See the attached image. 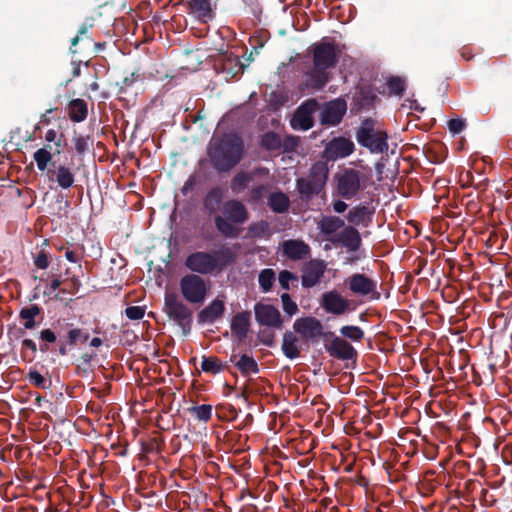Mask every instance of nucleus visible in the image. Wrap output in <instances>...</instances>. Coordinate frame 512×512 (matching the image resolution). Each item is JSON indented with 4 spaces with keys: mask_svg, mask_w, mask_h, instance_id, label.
I'll return each mask as SVG.
<instances>
[{
    "mask_svg": "<svg viewBox=\"0 0 512 512\" xmlns=\"http://www.w3.org/2000/svg\"><path fill=\"white\" fill-rule=\"evenodd\" d=\"M374 209L367 204H359L349 210L347 220L355 226H368L371 222Z\"/></svg>",
    "mask_w": 512,
    "mask_h": 512,
    "instance_id": "obj_19",
    "label": "nucleus"
},
{
    "mask_svg": "<svg viewBox=\"0 0 512 512\" xmlns=\"http://www.w3.org/2000/svg\"><path fill=\"white\" fill-rule=\"evenodd\" d=\"M164 312L169 319L185 327L191 321V311L187 305L174 293H167L164 299Z\"/></svg>",
    "mask_w": 512,
    "mask_h": 512,
    "instance_id": "obj_11",
    "label": "nucleus"
},
{
    "mask_svg": "<svg viewBox=\"0 0 512 512\" xmlns=\"http://www.w3.org/2000/svg\"><path fill=\"white\" fill-rule=\"evenodd\" d=\"M244 143L237 134H226L221 138L213 137L208 155L213 166L219 171H229L242 159Z\"/></svg>",
    "mask_w": 512,
    "mask_h": 512,
    "instance_id": "obj_3",
    "label": "nucleus"
},
{
    "mask_svg": "<svg viewBox=\"0 0 512 512\" xmlns=\"http://www.w3.org/2000/svg\"><path fill=\"white\" fill-rule=\"evenodd\" d=\"M74 149L78 154H84L89 149V137L76 135L72 139Z\"/></svg>",
    "mask_w": 512,
    "mask_h": 512,
    "instance_id": "obj_43",
    "label": "nucleus"
},
{
    "mask_svg": "<svg viewBox=\"0 0 512 512\" xmlns=\"http://www.w3.org/2000/svg\"><path fill=\"white\" fill-rule=\"evenodd\" d=\"M317 108L318 103L315 99L305 101L297 108L291 119L292 128L303 131L310 129L313 126V114Z\"/></svg>",
    "mask_w": 512,
    "mask_h": 512,
    "instance_id": "obj_13",
    "label": "nucleus"
},
{
    "mask_svg": "<svg viewBox=\"0 0 512 512\" xmlns=\"http://www.w3.org/2000/svg\"><path fill=\"white\" fill-rule=\"evenodd\" d=\"M340 333L353 341H360L364 336V332L360 327L352 325L343 326L340 329Z\"/></svg>",
    "mask_w": 512,
    "mask_h": 512,
    "instance_id": "obj_39",
    "label": "nucleus"
},
{
    "mask_svg": "<svg viewBox=\"0 0 512 512\" xmlns=\"http://www.w3.org/2000/svg\"><path fill=\"white\" fill-rule=\"evenodd\" d=\"M61 285V281L59 279H53L49 284L50 292L56 291Z\"/></svg>",
    "mask_w": 512,
    "mask_h": 512,
    "instance_id": "obj_54",
    "label": "nucleus"
},
{
    "mask_svg": "<svg viewBox=\"0 0 512 512\" xmlns=\"http://www.w3.org/2000/svg\"><path fill=\"white\" fill-rule=\"evenodd\" d=\"M78 41H79V35H77L76 37H74V38L72 39V45H73V46L77 45Z\"/></svg>",
    "mask_w": 512,
    "mask_h": 512,
    "instance_id": "obj_57",
    "label": "nucleus"
},
{
    "mask_svg": "<svg viewBox=\"0 0 512 512\" xmlns=\"http://www.w3.org/2000/svg\"><path fill=\"white\" fill-rule=\"evenodd\" d=\"M23 346L31 349L33 352H35L37 350L36 344L32 339H24Z\"/></svg>",
    "mask_w": 512,
    "mask_h": 512,
    "instance_id": "obj_53",
    "label": "nucleus"
},
{
    "mask_svg": "<svg viewBox=\"0 0 512 512\" xmlns=\"http://www.w3.org/2000/svg\"><path fill=\"white\" fill-rule=\"evenodd\" d=\"M52 157L51 146L49 145L37 149L33 154L38 170L41 172L47 171V178L51 183H56L63 190L70 189L75 183L73 169L63 164L48 169Z\"/></svg>",
    "mask_w": 512,
    "mask_h": 512,
    "instance_id": "obj_5",
    "label": "nucleus"
},
{
    "mask_svg": "<svg viewBox=\"0 0 512 512\" xmlns=\"http://www.w3.org/2000/svg\"><path fill=\"white\" fill-rule=\"evenodd\" d=\"M255 318L260 325L280 329L282 317L279 310L273 305L257 303L254 307Z\"/></svg>",
    "mask_w": 512,
    "mask_h": 512,
    "instance_id": "obj_14",
    "label": "nucleus"
},
{
    "mask_svg": "<svg viewBox=\"0 0 512 512\" xmlns=\"http://www.w3.org/2000/svg\"><path fill=\"white\" fill-rule=\"evenodd\" d=\"M356 139L360 145L366 147L371 153L379 154L388 149L387 134L375 128L371 120H365L356 132Z\"/></svg>",
    "mask_w": 512,
    "mask_h": 512,
    "instance_id": "obj_7",
    "label": "nucleus"
},
{
    "mask_svg": "<svg viewBox=\"0 0 512 512\" xmlns=\"http://www.w3.org/2000/svg\"><path fill=\"white\" fill-rule=\"evenodd\" d=\"M311 53L313 69L305 74L300 88L303 94H308L311 89H322L329 82V69L336 65L340 51L333 43L322 40L312 45Z\"/></svg>",
    "mask_w": 512,
    "mask_h": 512,
    "instance_id": "obj_1",
    "label": "nucleus"
},
{
    "mask_svg": "<svg viewBox=\"0 0 512 512\" xmlns=\"http://www.w3.org/2000/svg\"><path fill=\"white\" fill-rule=\"evenodd\" d=\"M250 325V313L241 312L236 314L231 320V332L239 340L246 337Z\"/></svg>",
    "mask_w": 512,
    "mask_h": 512,
    "instance_id": "obj_25",
    "label": "nucleus"
},
{
    "mask_svg": "<svg viewBox=\"0 0 512 512\" xmlns=\"http://www.w3.org/2000/svg\"><path fill=\"white\" fill-rule=\"evenodd\" d=\"M347 104L343 99H335L328 102L321 112V123L327 125H337L345 115Z\"/></svg>",
    "mask_w": 512,
    "mask_h": 512,
    "instance_id": "obj_15",
    "label": "nucleus"
},
{
    "mask_svg": "<svg viewBox=\"0 0 512 512\" xmlns=\"http://www.w3.org/2000/svg\"><path fill=\"white\" fill-rule=\"evenodd\" d=\"M82 336V331L80 329H72L68 332V340L71 345L77 343V341Z\"/></svg>",
    "mask_w": 512,
    "mask_h": 512,
    "instance_id": "obj_50",
    "label": "nucleus"
},
{
    "mask_svg": "<svg viewBox=\"0 0 512 512\" xmlns=\"http://www.w3.org/2000/svg\"><path fill=\"white\" fill-rule=\"evenodd\" d=\"M73 77H78L80 75V64L74 62L73 64Z\"/></svg>",
    "mask_w": 512,
    "mask_h": 512,
    "instance_id": "obj_55",
    "label": "nucleus"
},
{
    "mask_svg": "<svg viewBox=\"0 0 512 512\" xmlns=\"http://www.w3.org/2000/svg\"><path fill=\"white\" fill-rule=\"evenodd\" d=\"M325 268L323 261L314 260L309 262L302 275V285L308 288L316 285L323 277Z\"/></svg>",
    "mask_w": 512,
    "mask_h": 512,
    "instance_id": "obj_21",
    "label": "nucleus"
},
{
    "mask_svg": "<svg viewBox=\"0 0 512 512\" xmlns=\"http://www.w3.org/2000/svg\"><path fill=\"white\" fill-rule=\"evenodd\" d=\"M224 310V302L222 300L215 299L200 311L198 314V321L200 323H213L222 316Z\"/></svg>",
    "mask_w": 512,
    "mask_h": 512,
    "instance_id": "obj_24",
    "label": "nucleus"
},
{
    "mask_svg": "<svg viewBox=\"0 0 512 512\" xmlns=\"http://www.w3.org/2000/svg\"><path fill=\"white\" fill-rule=\"evenodd\" d=\"M65 258L71 263H77L80 260L79 255L70 249L65 251Z\"/></svg>",
    "mask_w": 512,
    "mask_h": 512,
    "instance_id": "obj_52",
    "label": "nucleus"
},
{
    "mask_svg": "<svg viewBox=\"0 0 512 512\" xmlns=\"http://www.w3.org/2000/svg\"><path fill=\"white\" fill-rule=\"evenodd\" d=\"M296 279V276L287 270L281 271L278 276L279 284L285 290H288L290 288V282Z\"/></svg>",
    "mask_w": 512,
    "mask_h": 512,
    "instance_id": "obj_46",
    "label": "nucleus"
},
{
    "mask_svg": "<svg viewBox=\"0 0 512 512\" xmlns=\"http://www.w3.org/2000/svg\"><path fill=\"white\" fill-rule=\"evenodd\" d=\"M250 181H251V176L249 174L238 173L232 179L231 189L233 190V192L239 193L248 186Z\"/></svg>",
    "mask_w": 512,
    "mask_h": 512,
    "instance_id": "obj_37",
    "label": "nucleus"
},
{
    "mask_svg": "<svg viewBox=\"0 0 512 512\" xmlns=\"http://www.w3.org/2000/svg\"><path fill=\"white\" fill-rule=\"evenodd\" d=\"M225 365L214 356H203L201 360V369L205 373L218 374L222 372Z\"/></svg>",
    "mask_w": 512,
    "mask_h": 512,
    "instance_id": "obj_31",
    "label": "nucleus"
},
{
    "mask_svg": "<svg viewBox=\"0 0 512 512\" xmlns=\"http://www.w3.org/2000/svg\"><path fill=\"white\" fill-rule=\"evenodd\" d=\"M331 356L341 360H352L356 357L357 352L347 341L335 337L328 347Z\"/></svg>",
    "mask_w": 512,
    "mask_h": 512,
    "instance_id": "obj_20",
    "label": "nucleus"
},
{
    "mask_svg": "<svg viewBox=\"0 0 512 512\" xmlns=\"http://www.w3.org/2000/svg\"><path fill=\"white\" fill-rule=\"evenodd\" d=\"M40 313V308L37 305L24 308L20 311V317L25 321V329H33L36 325L35 317Z\"/></svg>",
    "mask_w": 512,
    "mask_h": 512,
    "instance_id": "obj_33",
    "label": "nucleus"
},
{
    "mask_svg": "<svg viewBox=\"0 0 512 512\" xmlns=\"http://www.w3.org/2000/svg\"><path fill=\"white\" fill-rule=\"evenodd\" d=\"M222 214L215 217L217 230L225 237L236 238L239 230L235 224H242L248 219L246 207L237 200H230L223 204Z\"/></svg>",
    "mask_w": 512,
    "mask_h": 512,
    "instance_id": "obj_6",
    "label": "nucleus"
},
{
    "mask_svg": "<svg viewBox=\"0 0 512 512\" xmlns=\"http://www.w3.org/2000/svg\"><path fill=\"white\" fill-rule=\"evenodd\" d=\"M222 199V192L220 189L215 188L208 192L204 199V206L209 211V213H213L216 210V207L219 205Z\"/></svg>",
    "mask_w": 512,
    "mask_h": 512,
    "instance_id": "obj_35",
    "label": "nucleus"
},
{
    "mask_svg": "<svg viewBox=\"0 0 512 512\" xmlns=\"http://www.w3.org/2000/svg\"><path fill=\"white\" fill-rule=\"evenodd\" d=\"M64 136L63 134H58L56 130L49 129L45 133V141L48 143L54 142L57 147L56 153H61V148L64 146Z\"/></svg>",
    "mask_w": 512,
    "mask_h": 512,
    "instance_id": "obj_42",
    "label": "nucleus"
},
{
    "mask_svg": "<svg viewBox=\"0 0 512 512\" xmlns=\"http://www.w3.org/2000/svg\"><path fill=\"white\" fill-rule=\"evenodd\" d=\"M191 413L200 421L207 422L212 415L211 405H199L191 408Z\"/></svg>",
    "mask_w": 512,
    "mask_h": 512,
    "instance_id": "obj_38",
    "label": "nucleus"
},
{
    "mask_svg": "<svg viewBox=\"0 0 512 512\" xmlns=\"http://www.w3.org/2000/svg\"><path fill=\"white\" fill-rule=\"evenodd\" d=\"M29 381L38 388H47V380L36 370H31L28 374Z\"/></svg>",
    "mask_w": 512,
    "mask_h": 512,
    "instance_id": "obj_44",
    "label": "nucleus"
},
{
    "mask_svg": "<svg viewBox=\"0 0 512 512\" xmlns=\"http://www.w3.org/2000/svg\"><path fill=\"white\" fill-rule=\"evenodd\" d=\"M283 254L292 260L307 258L310 254V247L303 240H287L282 244Z\"/></svg>",
    "mask_w": 512,
    "mask_h": 512,
    "instance_id": "obj_18",
    "label": "nucleus"
},
{
    "mask_svg": "<svg viewBox=\"0 0 512 512\" xmlns=\"http://www.w3.org/2000/svg\"><path fill=\"white\" fill-rule=\"evenodd\" d=\"M269 207L276 213L287 211L290 205L289 198L282 192H274L268 198Z\"/></svg>",
    "mask_w": 512,
    "mask_h": 512,
    "instance_id": "obj_30",
    "label": "nucleus"
},
{
    "mask_svg": "<svg viewBox=\"0 0 512 512\" xmlns=\"http://www.w3.org/2000/svg\"><path fill=\"white\" fill-rule=\"evenodd\" d=\"M58 250L59 251L63 250V246L58 247Z\"/></svg>",
    "mask_w": 512,
    "mask_h": 512,
    "instance_id": "obj_59",
    "label": "nucleus"
},
{
    "mask_svg": "<svg viewBox=\"0 0 512 512\" xmlns=\"http://www.w3.org/2000/svg\"><path fill=\"white\" fill-rule=\"evenodd\" d=\"M347 204L342 200H336L333 202V210L336 213H343L347 209Z\"/></svg>",
    "mask_w": 512,
    "mask_h": 512,
    "instance_id": "obj_51",
    "label": "nucleus"
},
{
    "mask_svg": "<svg viewBox=\"0 0 512 512\" xmlns=\"http://www.w3.org/2000/svg\"><path fill=\"white\" fill-rule=\"evenodd\" d=\"M328 167L324 162H316L311 166L307 178L316 182L317 186L324 188L328 178Z\"/></svg>",
    "mask_w": 512,
    "mask_h": 512,
    "instance_id": "obj_27",
    "label": "nucleus"
},
{
    "mask_svg": "<svg viewBox=\"0 0 512 512\" xmlns=\"http://www.w3.org/2000/svg\"><path fill=\"white\" fill-rule=\"evenodd\" d=\"M348 285L350 291L358 296L368 297L370 299H379L380 293L377 291V282L365 274L356 273L349 277Z\"/></svg>",
    "mask_w": 512,
    "mask_h": 512,
    "instance_id": "obj_12",
    "label": "nucleus"
},
{
    "mask_svg": "<svg viewBox=\"0 0 512 512\" xmlns=\"http://www.w3.org/2000/svg\"><path fill=\"white\" fill-rule=\"evenodd\" d=\"M464 127H465V123L461 119H451L448 122V128H449L450 132L453 134H458V133L462 132Z\"/></svg>",
    "mask_w": 512,
    "mask_h": 512,
    "instance_id": "obj_47",
    "label": "nucleus"
},
{
    "mask_svg": "<svg viewBox=\"0 0 512 512\" xmlns=\"http://www.w3.org/2000/svg\"><path fill=\"white\" fill-rule=\"evenodd\" d=\"M35 265L39 269H46L49 266V261L46 253L44 251H41L34 261Z\"/></svg>",
    "mask_w": 512,
    "mask_h": 512,
    "instance_id": "obj_48",
    "label": "nucleus"
},
{
    "mask_svg": "<svg viewBox=\"0 0 512 512\" xmlns=\"http://www.w3.org/2000/svg\"><path fill=\"white\" fill-rule=\"evenodd\" d=\"M235 259L234 252L228 248L223 247L212 253L209 252H194L191 253L185 260L186 267L192 272L198 274H210L214 271H220Z\"/></svg>",
    "mask_w": 512,
    "mask_h": 512,
    "instance_id": "obj_4",
    "label": "nucleus"
},
{
    "mask_svg": "<svg viewBox=\"0 0 512 512\" xmlns=\"http://www.w3.org/2000/svg\"><path fill=\"white\" fill-rule=\"evenodd\" d=\"M354 151V143L344 137L331 140L325 147L324 153L328 159L345 158Z\"/></svg>",
    "mask_w": 512,
    "mask_h": 512,
    "instance_id": "obj_16",
    "label": "nucleus"
},
{
    "mask_svg": "<svg viewBox=\"0 0 512 512\" xmlns=\"http://www.w3.org/2000/svg\"><path fill=\"white\" fill-rule=\"evenodd\" d=\"M321 306L327 313L341 315L348 310L349 301L337 291H329L323 294Z\"/></svg>",
    "mask_w": 512,
    "mask_h": 512,
    "instance_id": "obj_17",
    "label": "nucleus"
},
{
    "mask_svg": "<svg viewBox=\"0 0 512 512\" xmlns=\"http://www.w3.org/2000/svg\"><path fill=\"white\" fill-rule=\"evenodd\" d=\"M236 356L231 357V361L234 362L235 366L243 374H255L258 372L257 362L249 355L243 354L238 360H235Z\"/></svg>",
    "mask_w": 512,
    "mask_h": 512,
    "instance_id": "obj_28",
    "label": "nucleus"
},
{
    "mask_svg": "<svg viewBox=\"0 0 512 512\" xmlns=\"http://www.w3.org/2000/svg\"><path fill=\"white\" fill-rule=\"evenodd\" d=\"M102 344V341L100 338H93L90 342V345L93 346V347H99L100 345Z\"/></svg>",
    "mask_w": 512,
    "mask_h": 512,
    "instance_id": "obj_56",
    "label": "nucleus"
},
{
    "mask_svg": "<svg viewBox=\"0 0 512 512\" xmlns=\"http://www.w3.org/2000/svg\"><path fill=\"white\" fill-rule=\"evenodd\" d=\"M180 291L184 299L191 304H202L208 294L207 282L196 274H187L180 280Z\"/></svg>",
    "mask_w": 512,
    "mask_h": 512,
    "instance_id": "obj_8",
    "label": "nucleus"
},
{
    "mask_svg": "<svg viewBox=\"0 0 512 512\" xmlns=\"http://www.w3.org/2000/svg\"><path fill=\"white\" fill-rule=\"evenodd\" d=\"M145 310L140 306H130L125 309V315L130 320H140L144 317Z\"/></svg>",
    "mask_w": 512,
    "mask_h": 512,
    "instance_id": "obj_45",
    "label": "nucleus"
},
{
    "mask_svg": "<svg viewBox=\"0 0 512 512\" xmlns=\"http://www.w3.org/2000/svg\"><path fill=\"white\" fill-rule=\"evenodd\" d=\"M40 338L48 343H53L56 340V335L52 330L44 329L40 333Z\"/></svg>",
    "mask_w": 512,
    "mask_h": 512,
    "instance_id": "obj_49",
    "label": "nucleus"
},
{
    "mask_svg": "<svg viewBox=\"0 0 512 512\" xmlns=\"http://www.w3.org/2000/svg\"><path fill=\"white\" fill-rule=\"evenodd\" d=\"M317 229L321 241L330 243L325 249L342 246L348 252H356L362 245L359 231L351 225L346 226L345 221L338 216L325 215L317 221Z\"/></svg>",
    "mask_w": 512,
    "mask_h": 512,
    "instance_id": "obj_2",
    "label": "nucleus"
},
{
    "mask_svg": "<svg viewBox=\"0 0 512 512\" xmlns=\"http://www.w3.org/2000/svg\"><path fill=\"white\" fill-rule=\"evenodd\" d=\"M275 281V272L271 268L263 269L258 277L259 286L262 292L267 293L271 290Z\"/></svg>",
    "mask_w": 512,
    "mask_h": 512,
    "instance_id": "obj_34",
    "label": "nucleus"
},
{
    "mask_svg": "<svg viewBox=\"0 0 512 512\" xmlns=\"http://www.w3.org/2000/svg\"><path fill=\"white\" fill-rule=\"evenodd\" d=\"M69 117L74 122H81L87 117V105L81 99H74L68 106Z\"/></svg>",
    "mask_w": 512,
    "mask_h": 512,
    "instance_id": "obj_29",
    "label": "nucleus"
},
{
    "mask_svg": "<svg viewBox=\"0 0 512 512\" xmlns=\"http://www.w3.org/2000/svg\"><path fill=\"white\" fill-rule=\"evenodd\" d=\"M367 175L355 169H345L337 176V192L345 198L351 199L365 187Z\"/></svg>",
    "mask_w": 512,
    "mask_h": 512,
    "instance_id": "obj_9",
    "label": "nucleus"
},
{
    "mask_svg": "<svg viewBox=\"0 0 512 512\" xmlns=\"http://www.w3.org/2000/svg\"><path fill=\"white\" fill-rule=\"evenodd\" d=\"M296 187L300 197L304 200L311 199L314 195L319 194L323 189V187L317 186L316 182L309 178L297 179Z\"/></svg>",
    "mask_w": 512,
    "mask_h": 512,
    "instance_id": "obj_26",
    "label": "nucleus"
},
{
    "mask_svg": "<svg viewBox=\"0 0 512 512\" xmlns=\"http://www.w3.org/2000/svg\"><path fill=\"white\" fill-rule=\"evenodd\" d=\"M86 32H87L86 26L81 27V29L79 30V34H85Z\"/></svg>",
    "mask_w": 512,
    "mask_h": 512,
    "instance_id": "obj_58",
    "label": "nucleus"
},
{
    "mask_svg": "<svg viewBox=\"0 0 512 512\" xmlns=\"http://www.w3.org/2000/svg\"><path fill=\"white\" fill-rule=\"evenodd\" d=\"M294 331H286L283 334L282 351L284 355L293 360L300 356L301 352V337L296 335Z\"/></svg>",
    "mask_w": 512,
    "mask_h": 512,
    "instance_id": "obj_22",
    "label": "nucleus"
},
{
    "mask_svg": "<svg viewBox=\"0 0 512 512\" xmlns=\"http://www.w3.org/2000/svg\"><path fill=\"white\" fill-rule=\"evenodd\" d=\"M281 302L283 311L290 317L297 314L299 309L296 302H294L288 293L281 295Z\"/></svg>",
    "mask_w": 512,
    "mask_h": 512,
    "instance_id": "obj_40",
    "label": "nucleus"
},
{
    "mask_svg": "<svg viewBox=\"0 0 512 512\" xmlns=\"http://www.w3.org/2000/svg\"><path fill=\"white\" fill-rule=\"evenodd\" d=\"M271 234L269 223L266 221L253 223L248 228V236L251 238H269Z\"/></svg>",
    "mask_w": 512,
    "mask_h": 512,
    "instance_id": "obj_32",
    "label": "nucleus"
},
{
    "mask_svg": "<svg viewBox=\"0 0 512 512\" xmlns=\"http://www.w3.org/2000/svg\"><path fill=\"white\" fill-rule=\"evenodd\" d=\"M261 143L262 146L265 147L266 149L275 150L280 147L281 140L277 134L273 132H268L263 135Z\"/></svg>",
    "mask_w": 512,
    "mask_h": 512,
    "instance_id": "obj_41",
    "label": "nucleus"
},
{
    "mask_svg": "<svg viewBox=\"0 0 512 512\" xmlns=\"http://www.w3.org/2000/svg\"><path fill=\"white\" fill-rule=\"evenodd\" d=\"M190 14L199 21L206 23L214 17V11L210 0H188Z\"/></svg>",
    "mask_w": 512,
    "mask_h": 512,
    "instance_id": "obj_23",
    "label": "nucleus"
},
{
    "mask_svg": "<svg viewBox=\"0 0 512 512\" xmlns=\"http://www.w3.org/2000/svg\"><path fill=\"white\" fill-rule=\"evenodd\" d=\"M293 330L303 342H318L324 334L321 321L312 316L297 318L293 323Z\"/></svg>",
    "mask_w": 512,
    "mask_h": 512,
    "instance_id": "obj_10",
    "label": "nucleus"
},
{
    "mask_svg": "<svg viewBox=\"0 0 512 512\" xmlns=\"http://www.w3.org/2000/svg\"><path fill=\"white\" fill-rule=\"evenodd\" d=\"M389 95L399 96L403 95L405 90V81L400 77H390L386 82Z\"/></svg>",
    "mask_w": 512,
    "mask_h": 512,
    "instance_id": "obj_36",
    "label": "nucleus"
}]
</instances>
